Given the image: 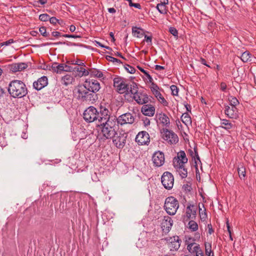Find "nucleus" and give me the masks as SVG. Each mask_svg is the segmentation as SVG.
Here are the masks:
<instances>
[{"mask_svg":"<svg viewBox=\"0 0 256 256\" xmlns=\"http://www.w3.org/2000/svg\"><path fill=\"white\" fill-rule=\"evenodd\" d=\"M114 86L120 94H124V98L127 102L131 100L130 94H136L138 90L137 84L136 82L126 84L124 80L120 76H116L114 78Z\"/></svg>","mask_w":256,"mask_h":256,"instance_id":"1","label":"nucleus"},{"mask_svg":"<svg viewBox=\"0 0 256 256\" xmlns=\"http://www.w3.org/2000/svg\"><path fill=\"white\" fill-rule=\"evenodd\" d=\"M8 91L10 96L14 98H20L28 94V88L22 81L14 80L8 84Z\"/></svg>","mask_w":256,"mask_h":256,"instance_id":"2","label":"nucleus"},{"mask_svg":"<svg viewBox=\"0 0 256 256\" xmlns=\"http://www.w3.org/2000/svg\"><path fill=\"white\" fill-rule=\"evenodd\" d=\"M76 98L81 102H91L94 103L98 100V94L90 92L83 84H78L74 90Z\"/></svg>","mask_w":256,"mask_h":256,"instance_id":"3","label":"nucleus"},{"mask_svg":"<svg viewBox=\"0 0 256 256\" xmlns=\"http://www.w3.org/2000/svg\"><path fill=\"white\" fill-rule=\"evenodd\" d=\"M98 126L101 129V132L103 136L106 139L112 138L117 134L116 131L115 118H114V120L111 121Z\"/></svg>","mask_w":256,"mask_h":256,"instance_id":"4","label":"nucleus"},{"mask_svg":"<svg viewBox=\"0 0 256 256\" xmlns=\"http://www.w3.org/2000/svg\"><path fill=\"white\" fill-rule=\"evenodd\" d=\"M179 207L178 200L174 196H169L165 200L164 208L169 215H174Z\"/></svg>","mask_w":256,"mask_h":256,"instance_id":"5","label":"nucleus"},{"mask_svg":"<svg viewBox=\"0 0 256 256\" xmlns=\"http://www.w3.org/2000/svg\"><path fill=\"white\" fill-rule=\"evenodd\" d=\"M98 114V110L93 106L88 107L83 113V118L88 122H97Z\"/></svg>","mask_w":256,"mask_h":256,"instance_id":"6","label":"nucleus"},{"mask_svg":"<svg viewBox=\"0 0 256 256\" xmlns=\"http://www.w3.org/2000/svg\"><path fill=\"white\" fill-rule=\"evenodd\" d=\"M162 138L170 144H176L178 142L177 134L172 130L164 128L161 132Z\"/></svg>","mask_w":256,"mask_h":256,"instance_id":"7","label":"nucleus"},{"mask_svg":"<svg viewBox=\"0 0 256 256\" xmlns=\"http://www.w3.org/2000/svg\"><path fill=\"white\" fill-rule=\"evenodd\" d=\"M98 115L97 122L98 123V126L102 125L114 120L112 116L110 117L108 110L104 107H100Z\"/></svg>","mask_w":256,"mask_h":256,"instance_id":"8","label":"nucleus"},{"mask_svg":"<svg viewBox=\"0 0 256 256\" xmlns=\"http://www.w3.org/2000/svg\"><path fill=\"white\" fill-rule=\"evenodd\" d=\"M161 181L164 188L170 190L173 187L174 178L170 172H166L162 176Z\"/></svg>","mask_w":256,"mask_h":256,"instance_id":"9","label":"nucleus"},{"mask_svg":"<svg viewBox=\"0 0 256 256\" xmlns=\"http://www.w3.org/2000/svg\"><path fill=\"white\" fill-rule=\"evenodd\" d=\"M83 84L86 88L90 90V92L97 94L96 92L100 88V83L96 80L86 79Z\"/></svg>","mask_w":256,"mask_h":256,"instance_id":"10","label":"nucleus"},{"mask_svg":"<svg viewBox=\"0 0 256 256\" xmlns=\"http://www.w3.org/2000/svg\"><path fill=\"white\" fill-rule=\"evenodd\" d=\"M134 117L130 112H126L120 116L118 118H115L118 124L121 126L126 124H132L134 122Z\"/></svg>","mask_w":256,"mask_h":256,"instance_id":"11","label":"nucleus"},{"mask_svg":"<svg viewBox=\"0 0 256 256\" xmlns=\"http://www.w3.org/2000/svg\"><path fill=\"white\" fill-rule=\"evenodd\" d=\"M135 140L140 146H148L150 143V136L146 131H141L136 136Z\"/></svg>","mask_w":256,"mask_h":256,"instance_id":"12","label":"nucleus"},{"mask_svg":"<svg viewBox=\"0 0 256 256\" xmlns=\"http://www.w3.org/2000/svg\"><path fill=\"white\" fill-rule=\"evenodd\" d=\"M114 136L113 138V142L118 148H122L126 144V139L128 137V134L126 132H120L118 135Z\"/></svg>","mask_w":256,"mask_h":256,"instance_id":"13","label":"nucleus"},{"mask_svg":"<svg viewBox=\"0 0 256 256\" xmlns=\"http://www.w3.org/2000/svg\"><path fill=\"white\" fill-rule=\"evenodd\" d=\"M152 86L150 88L151 91L159 102L164 106H168V103L158 91L159 87L154 82H152Z\"/></svg>","mask_w":256,"mask_h":256,"instance_id":"14","label":"nucleus"},{"mask_svg":"<svg viewBox=\"0 0 256 256\" xmlns=\"http://www.w3.org/2000/svg\"><path fill=\"white\" fill-rule=\"evenodd\" d=\"M154 165L156 167H160L164 163V154L160 151L155 152L152 156Z\"/></svg>","mask_w":256,"mask_h":256,"instance_id":"15","label":"nucleus"},{"mask_svg":"<svg viewBox=\"0 0 256 256\" xmlns=\"http://www.w3.org/2000/svg\"><path fill=\"white\" fill-rule=\"evenodd\" d=\"M197 206L194 204H188L186 208V220L190 219L195 218L196 215Z\"/></svg>","mask_w":256,"mask_h":256,"instance_id":"16","label":"nucleus"},{"mask_svg":"<svg viewBox=\"0 0 256 256\" xmlns=\"http://www.w3.org/2000/svg\"><path fill=\"white\" fill-rule=\"evenodd\" d=\"M48 84V80L47 77L46 76H42L36 81L34 82L33 86L37 90H40L46 86Z\"/></svg>","mask_w":256,"mask_h":256,"instance_id":"17","label":"nucleus"},{"mask_svg":"<svg viewBox=\"0 0 256 256\" xmlns=\"http://www.w3.org/2000/svg\"><path fill=\"white\" fill-rule=\"evenodd\" d=\"M172 222L173 221L170 217L168 216H164L161 224V228L162 230L165 232H168L171 229Z\"/></svg>","mask_w":256,"mask_h":256,"instance_id":"18","label":"nucleus"},{"mask_svg":"<svg viewBox=\"0 0 256 256\" xmlns=\"http://www.w3.org/2000/svg\"><path fill=\"white\" fill-rule=\"evenodd\" d=\"M155 110V107L151 104H144L141 108L142 114L148 116H152L154 114Z\"/></svg>","mask_w":256,"mask_h":256,"instance_id":"19","label":"nucleus"},{"mask_svg":"<svg viewBox=\"0 0 256 256\" xmlns=\"http://www.w3.org/2000/svg\"><path fill=\"white\" fill-rule=\"evenodd\" d=\"M225 114L230 118H236L238 115V110L234 106H226Z\"/></svg>","mask_w":256,"mask_h":256,"instance_id":"20","label":"nucleus"},{"mask_svg":"<svg viewBox=\"0 0 256 256\" xmlns=\"http://www.w3.org/2000/svg\"><path fill=\"white\" fill-rule=\"evenodd\" d=\"M156 118L160 121L162 126H165L166 128H169L170 125V120L169 118L164 113L157 114Z\"/></svg>","mask_w":256,"mask_h":256,"instance_id":"21","label":"nucleus"},{"mask_svg":"<svg viewBox=\"0 0 256 256\" xmlns=\"http://www.w3.org/2000/svg\"><path fill=\"white\" fill-rule=\"evenodd\" d=\"M28 64L24 62L12 64L10 66V70L14 72H20L28 68Z\"/></svg>","mask_w":256,"mask_h":256,"instance_id":"22","label":"nucleus"},{"mask_svg":"<svg viewBox=\"0 0 256 256\" xmlns=\"http://www.w3.org/2000/svg\"><path fill=\"white\" fill-rule=\"evenodd\" d=\"M171 241L169 244L170 250H178L180 246L181 240L178 236H175L173 238H170Z\"/></svg>","mask_w":256,"mask_h":256,"instance_id":"23","label":"nucleus"},{"mask_svg":"<svg viewBox=\"0 0 256 256\" xmlns=\"http://www.w3.org/2000/svg\"><path fill=\"white\" fill-rule=\"evenodd\" d=\"M74 80V78L73 76L70 74H67L61 78L60 82L62 84L65 86H68L70 84H72Z\"/></svg>","mask_w":256,"mask_h":256,"instance_id":"24","label":"nucleus"},{"mask_svg":"<svg viewBox=\"0 0 256 256\" xmlns=\"http://www.w3.org/2000/svg\"><path fill=\"white\" fill-rule=\"evenodd\" d=\"M194 154H195V158H196V160H194V167H195V168H196V176H198V174H199V170H198V162L197 161H198L199 162V164H200V165L202 166V162L200 161V158L198 156V150H197V148L196 147L194 148Z\"/></svg>","mask_w":256,"mask_h":256,"instance_id":"25","label":"nucleus"},{"mask_svg":"<svg viewBox=\"0 0 256 256\" xmlns=\"http://www.w3.org/2000/svg\"><path fill=\"white\" fill-rule=\"evenodd\" d=\"M132 32L134 36L138 38H141L144 36V30L136 26L132 28Z\"/></svg>","mask_w":256,"mask_h":256,"instance_id":"26","label":"nucleus"},{"mask_svg":"<svg viewBox=\"0 0 256 256\" xmlns=\"http://www.w3.org/2000/svg\"><path fill=\"white\" fill-rule=\"evenodd\" d=\"M90 76L91 77H96V78H103V76H104V74L103 73L96 69V68H90Z\"/></svg>","mask_w":256,"mask_h":256,"instance_id":"27","label":"nucleus"},{"mask_svg":"<svg viewBox=\"0 0 256 256\" xmlns=\"http://www.w3.org/2000/svg\"><path fill=\"white\" fill-rule=\"evenodd\" d=\"M220 124V127L226 130L231 129L234 126L232 123L230 122V120H222Z\"/></svg>","mask_w":256,"mask_h":256,"instance_id":"28","label":"nucleus"},{"mask_svg":"<svg viewBox=\"0 0 256 256\" xmlns=\"http://www.w3.org/2000/svg\"><path fill=\"white\" fill-rule=\"evenodd\" d=\"M176 157L180 160H181V163L182 164H186L188 162V159L186 158V153L184 150H180L178 152L177 156Z\"/></svg>","mask_w":256,"mask_h":256,"instance_id":"29","label":"nucleus"},{"mask_svg":"<svg viewBox=\"0 0 256 256\" xmlns=\"http://www.w3.org/2000/svg\"><path fill=\"white\" fill-rule=\"evenodd\" d=\"M252 54L248 51H246L242 54L240 56V59L244 62H250L252 57Z\"/></svg>","mask_w":256,"mask_h":256,"instance_id":"30","label":"nucleus"},{"mask_svg":"<svg viewBox=\"0 0 256 256\" xmlns=\"http://www.w3.org/2000/svg\"><path fill=\"white\" fill-rule=\"evenodd\" d=\"M238 176L241 180H244L246 176V168L243 165L240 164L238 168Z\"/></svg>","mask_w":256,"mask_h":256,"instance_id":"31","label":"nucleus"},{"mask_svg":"<svg viewBox=\"0 0 256 256\" xmlns=\"http://www.w3.org/2000/svg\"><path fill=\"white\" fill-rule=\"evenodd\" d=\"M132 94L133 96H131V100L130 102H132V100H134L138 104H143V102H142V96L140 95V93L139 94H138V90H137L136 94Z\"/></svg>","mask_w":256,"mask_h":256,"instance_id":"32","label":"nucleus"},{"mask_svg":"<svg viewBox=\"0 0 256 256\" xmlns=\"http://www.w3.org/2000/svg\"><path fill=\"white\" fill-rule=\"evenodd\" d=\"M140 95L142 96V102H143V104H146L148 102H152V99H154L152 96H148L145 93L140 92Z\"/></svg>","mask_w":256,"mask_h":256,"instance_id":"33","label":"nucleus"},{"mask_svg":"<svg viewBox=\"0 0 256 256\" xmlns=\"http://www.w3.org/2000/svg\"><path fill=\"white\" fill-rule=\"evenodd\" d=\"M176 171L179 173L182 178H186L188 176L187 169L184 168V166H182L181 168H178Z\"/></svg>","mask_w":256,"mask_h":256,"instance_id":"34","label":"nucleus"},{"mask_svg":"<svg viewBox=\"0 0 256 256\" xmlns=\"http://www.w3.org/2000/svg\"><path fill=\"white\" fill-rule=\"evenodd\" d=\"M181 120L182 122L186 125L188 123H191V118L188 113L186 112L182 114L181 116Z\"/></svg>","mask_w":256,"mask_h":256,"instance_id":"35","label":"nucleus"},{"mask_svg":"<svg viewBox=\"0 0 256 256\" xmlns=\"http://www.w3.org/2000/svg\"><path fill=\"white\" fill-rule=\"evenodd\" d=\"M188 228L192 232H196L198 230V224L194 220H190L188 223Z\"/></svg>","mask_w":256,"mask_h":256,"instance_id":"36","label":"nucleus"},{"mask_svg":"<svg viewBox=\"0 0 256 256\" xmlns=\"http://www.w3.org/2000/svg\"><path fill=\"white\" fill-rule=\"evenodd\" d=\"M193 253H195L196 256H204L202 250L199 244H196L193 248Z\"/></svg>","mask_w":256,"mask_h":256,"instance_id":"37","label":"nucleus"},{"mask_svg":"<svg viewBox=\"0 0 256 256\" xmlns=\"http://www.w3.org/2000/svg\"><path fill=\"white\" fill-rule=\"evenodd\" d=\"M185 164L181 163V160H180L176 157H174L173 160V166L176 169L181 168L184 166Z\"/></svg>","mask_w":256,"mask_h":256,"instance_id":"38","label":"nucleus"},{"mask_svg":"<svg viewBox=\"0 0 256 256\" xmlns=\"http://www.w3.org/2000/svg\"><path fill=\"white\" fill-rule=\"evenodd\" d=\"M166 8L167 6H164L162 4H158L156 6L157 10L162 14H167L168 10Z\"/></svg>","mask_w":256,"mask_h":256,"instance_id":"39","label":"nucleus"},{"mask_svg":"<svg viewBox=\"0 0 256 256\" xmlns=\"http://www.w3.org/2000/svg\"><path fill=\"white\" fill-rule=\"evenodd\" d=\"M205 253L208 256H210L211 253H214L212 250V245L210 243H205Z\"/></svg>","mask_w":256,"mask_h":256,"instance_id":"40","label":"nucleus"},{"mask_svg":"<svg viewBox=\"0 0 256 256\" xmlns=\"http://www.w3.org/2000/svg\"><path fill=\"white\" fill-rule=\"evenodd\" d=\"M137 67L141 72H142L143 74H144L148 78V80L150 82H152V83L153 82H152L153 79H152V77L146 70H144L143 68H141L140 66H138Z\"/></svg>","mask_w":256,"mask_h":256,"instance_id":"41","label":"nucleus"},{"mask_svg":"<svg viewBox=\"0 0 256 256\" xmlns=\"http://www.w3.org/2000/svg\"><path fill=\"white\" fill-rule=\"evenodd\" d=\"M80 74H78V76L80 77H82V76H87L88 74L90 75V68H88V70H86L84 68H81Z\"/></svg>","mask_w":256,"mask_h":256,"instance_id":"42","label":"nucleus"},{"mask_svg":"<svg viewBox=\"0 0 256 256\" xmlns=\"http://www.w3.org/2000/svg\"><path fill=\"white\" fill-rule=\"evenodd\" d=\"M39 31L41 34L46 38L48 37L49 34L46 32V28L45 26H41L39 28Z\"/></svg>","mask_w":256,"mask_h":256,"instance_id":"43","label":"nucleus"},{"mask_svg":"<svg viewBox=\"0 0 256 256\" xmlns=\"http://www.w3.org/2000/svg\"><path fill=\"white\" fill-rule=\"evenodd\" d=\"M170 88L172 90V95L176 96H178L179 90L176 86L172 85L170 86Z\"/></svg>","mask_w":256,"mask_h":256,"instance_id":"44","label":"nucleus"},{"mask_svg":"<svg viewBox=\"0 0 256 256\" xmlns=\"http://www.w3.org/2000/svg\"><path fill=\"white\" fill-rule=\"evenodd\" d=\"M124 68L127 72L130 74H133L136 72V69L130 65L126 64L124 66Z\"/></svg>","mask_w":256,"mask_h":256,"instance_id":"45","label":"nucleus"},{"mask_svg":"<svg viewBox=\"0 0 256 256\" xmlns=\"http://www.w3.org/2000/svg\"><path fill=\"white\" fill-rule=\"evenodd\" d=\"M230 106H236L239 104V102L236 97H231L230 99Z\"/></svg>","mask_w":256,"mask_h":256,"instance_id":"46","label":"nucleus"},{"mask_svg":"<svg viewBox=\"0 0 256 256\" xmlns=\"http://www.w3.org/2000/svg\"><path fill=\"white\" fill-rule=\"evenodd\" d=\"M186 243L188 244L187 249L191 253H193V246H195L196 244H198L194 242L188 243L187 240L186 241Z\"/></svg>","mask_w":256,"mask_h":256,"instance_id":"47","label":"nucleus"},{"mask_svg":"<svg viewBox=\"0 0 256 256\" xmlns=\"http://www.w3.org/2000/svg\"><path fill=\"white\" fill-rule=\"evenodd\" d=\"M50 16L46 14H41L39 16V19L42 22H47L49 20Z\"/></svg>","mask_w":256,"mask_h":256,"instance_id":"48","label":"nucleus"},{"mask_svg":"<svg viewBox=\"0 0 256 256\" xmlns=\"http://www.w3.org/2000/svg\"><path fill=\"white\" fill-rule=\"evenodd\" d=\"M106 59L110 62H118L119 64L122 63V62L120 61V60L119 59H118L116 58H115L114 57H112V56H106Z\"/></svg>","mask_w":256,"mask_h":256,"instance_id":"49","label":"nucleus"},{"mask_svg":"<svg viewBox=\"0 0 256 256\" xmlns=\"http://www.w3.org/2000/svg\"><path fill=\"white\" fill-rule=\"evenodd\" d=\"M169 32L174 36H178V31L174 27H170L169 28Z\"/></svg>","mask_w":256,"mask_h":256,"instance_id":"50","label":"nucleus"},{"mask_svg":"<svg viewBox=\"0 0 256 256\" xmlns=\"http://www.w3.org/2000/svg\"><path fill=\"white\" fill-rule=\"evenodd\" d=\"M70 64L78 65L80 66H85V64L82 61L80 60H72L71 61Z\"/></svg>","mask_w":256,"mask_h":256,"instance_id":"51","label":"nucleus"},{"mask_svg":"<svg viewBox=\"0 0 256 256\" xmlns=\"http://www.w3.org/2000/svg\"><path fill=\"white\" fill-rule=\"evenodd\" d=\"M49 20L50 24H52L55 25L57 23H58L60 24H61L60 22V20L58 19H57L56 17H50Z\"/></svg>","mask_w":256,"mask_h":256,"instance_id":"52","label":"nucleus"},{"mask_svg":"<svg viewBox=\"0 0 256 256\" xmlns=\"http://www.w3.org/2000/svg\"><path fill=\"white\" fill-rule=\"evenodd\" d=\"M50 68L54 72L58 73V64L57 62H54L50 66Z\"/></svg>","mask_w":256,"mask_h":256,"instance_id":"53","label":"nucleus"},{"mask_svg":"<svg viewBox=\"0 0 256 256\" xmlns=\"http://www.w3.org/2000/svg\"><path fill=\"white\" fill-rule=\"evenodd\" d=\"M144 41H146V42L148 44L150 45L152 44V36H148L147 35H144Z\"/></svg>","mask_w":256,"mask_h":256,"instance_id":"54","label":"nucleus"},{"mask_svg":"<svg viewBox=\"0 0 256 256\" xmlns=\"http://www.w3.org/2000/svg\"><path fill=\"white\" fill-rule=\"evenodd\" d=\"M200 210H202V209H200ZM205 211H206V210H204V212H200V219H201V220H202L203 221L205 220L207 217L206 213V212Z\"/></svg>","mask_w":256,"mask_h":256,"instance_id":"55","label":"nucleus"},{"mask_svg":"<svg viewBox=\"0 0 256 256\" xmlns=\"http://www.w3.org/2000/svg\"><path fill=\"white\" fill-rule=\"evenodd\" d=\"M62 36L68 38H80L81 36L78 35L64 34Z\"/></svg>","mask_w":256,"mask_h":256,"instance_id":"56","label":"nucleus"},{"mask_svg":"<svg viewBox=\"0 0 256 256\" xmlns=\"http://www.w3.org/2000/svg\"><path fill=\"white\" fill-rule=\"evenodd\" d=\"M182 188L186 192H190L192 190L190 185L188 184H184L182 186Z\"/></svg>","mask_w":256,"mask_h":256,"instance_id":"57","label":"nucleus"},{"mask_svg":"<svg viewBox=\"0 0 256 256\" xmlns=\"http://www.w3.org/2000/svg\"><path fill=\"white\" fill-rule=\"evenodd\" d=\"M64 72H72V70H74L72 66H68L65 64H64Z\"/></svg>","mask_w":256,"mask_h":256,"instance_id":"58","label":"nucleus"},{"mask_svg":"<svg viewBox=\"0 0 256 256\" xmlns=\"http://www.w3.org/2000/svg\"><path fill=\"white\" fill-rule=\"evenodd\" d=\"M142 120L143 121L144 124L145 126H148L150 124V120L148 118L144 117L142 118Z\"/></svg>","mask_w":256,"mask_h":256,"instance_id":"59","label":"nucleus"},{"mask_svg":"<svg viewBox=\"0 0 256 256\" xmlns=\"http://www.w3.org/2000/svg\"><path fill=\"white\" fill-rule=\"evenodd\" d=\"M14 42L13 39H10L7 41L3 42L0 44L1 46H8Z\"/></svg>","mask_w":256,"mask_h":256,"instance_id":"60","label":"nucleus"},{"mask_svg":"<svg viewBox=\"0 0 256 256\" xmlns=\"http://www.w3.org/2000/svg\"><path fill=\"white\" fill-rule=\"evenodd\" d=\"M95 42H96V46H98L102 48H106V49L107 50H112V48L108 46H104V44H101L100 42H98V41H95Z\"/></svg>","mask_w":256,"mask_h":256,"instance_id":"61","label":"nucleus"},{"mask_svg":"<svg viewBox=\"0 0 256 256\" xmlns=\"http://www.w3.org/2000/svg\"><path fill=\"white\" fill-rule=\"evenodd\" d=\"M64 64H58V73L60 74L62 72H64Z\"/></svg>","mask_w":256,"mask_h":256,"instance_id":"62","label":"nucleus"},{"mask_svg":"<svg viewBox=\"0 0 256 256\" xmlns=\"http://www.w3.org/2000/svg\"><path fill=\"white\" fill-rule=\"evenodd\" d=\"M188 152L190 155L192 156V158L194 159V160H196L195 154H194V150L193 151V150H192V149H189L188 150Z\"/></svg>","mask_w":256,"mask_h":256,"instance_id":"63","label":"nucleus"},{"mask_svg":"<svg viewBox=\"0 0 256 256\" xmlns=\"http://www.w3.org/2000/svg\"><path fill=\"white\" fill-rule=\"evenodd\" d=\"M226 88H227V86H226V84L225 82H221L220 84V90L224 92L226 90Z\"/></svg>","mask_w":256,"mask_h":256,"instance_id":"64","label":"nucleus"}]
</instances>
